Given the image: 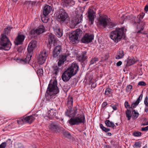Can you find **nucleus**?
Listing matches in <instances>:
<instances>
[{
    "label": "nucleus",
    "mask_w": 148,
    "mask_h": 148,
    "mask_svg": "<svg viewBox=\"0 0 148 148\" xmlns=\"http://www.w3.org/2000/svg\"><path fill=\"white\" fill-rule=\"evenodd\" d=\"M117 25V23L115 22H110L108 21V25L109 28H112L115 27Z\"/></svg>",
    "instance_id": "nucleus-33"
},
{
    "label": "nucleus",
    "mask_w": 148,
    "mask_h": 148,
    "mask_svg": "<svg viewBox=\"0 0 148 148\" xmlns=\"http://www.w3.org/2000/svg\"><path fill=\"white\" fill-rule=\"evenodd\" d=\"M12 27H8L4 29L3 33L1 34L0 40V50H9L11 47L12 44L6 35L8 34Z\"/></svg>",
    "instance_id": "nucleus-1"
},
{
    "label": "nucleus",
    "mask_w": 148,
    "mask_h": 148,
    "mask_svg": "<svg viewBox=\"0 0 148 148\" xmlns=\"http://www.w3.org/2000/svg\"><path fill=\"white\" fill-rule=\"evenodd\" d=\"M43 70L41 69H38L37 71V73L38 76H41L43 75Z\"/></svg>",
    "instance_id": "nucleus-40"
},
{
    "label": "nucleus",
    "mask_w": 148,
    "mask_h": 148,
    "mask_svg": "<svg viewBox=\"0 0 148 148\" xmlns=\"http://www.w3.org/2000/svg\"><path fill=\"white\" fill-rule=\"evenodd\" d=\"M69 39L71 42L73 44L76 42V41L78 39V37L73 33L69 35Z\"/></svg>",
    "instance_id": "nucleus-25"
},
{
    "label": "nucleus",
    "mask_w": 148,
    "mask_h": 148,
    "mask_svg": "<svg viewBox=\"0 0 148 148\" xmlns=\"http://www.w3.org/2000/svg\"><path fill=\"white\" fill-rule=\"evenodd\" d=\"M67 106L68 108H70L73 107V100L72 97H69L67 98Z\"/></svg>",
    "instance_id": "nucleus-29"
},
{
    "label": "nucleus",
    "mask_w": 148,
    "mask_h": 148,
    "mask_svg": "<svg viewBox=\"0 0 148 148\" xmlns=\"http://www.w3.org/2000/svg\"><path fill=\"white\" fill-rule=\"evenodd\" d=\"M57 19L61 23L64 22L67 23L69 20L68 14L63 9L60 10L59 14L58 15Z\"/></svg>",
    "instance_id": "nucleus-7"
},
{
    "label": "nucleus",
    "mask_w": 148,
    "mask_h": 148,
    "mask_svg": "<svg viewBox=\"0 0 148 148\" xmlns=\"http://www.w3.org/2000/svg\"><path fill=\"white\" fill-rule=\"evenodd\" d=\"M107 105V103L106 102H104L102 104V107H104Z\"/></svg>",
    "instance_id": "nucleus-58"
},
{
    "label": "nucleus",
    "mask_w": 148,
    "mask_h": 148,
    "mask_svg": "<svg viewBox=\"0 0 148 148\" xmlns=\"http://www.w3.org/2000/svg\"><path fill=\"white\" fill-rule=\"evenodd\" d=\"M111 89L108 88H106L105 90V94L106 95H109L111 93Z\"/></svg>",
    "instance_id": "nucleus-41"
},
{
    "label": "nucleus",
    "mask_w": 148,
    "mask_h": 148,
    "mask_svg": "<svg viewBox=\"0 0 148 148\" xmlns=\"http://www.w3.org/2000/svg\"><path fill=\"white\" fill-rule=\"evenodd\" d=\"M90 84H92L91 86L92 89V88H95L96 87V84L94 83H92V82L91 81V80L90 81Z\"/></svg>",
    "instance_id": "nucleus-48"
},
{
    "label": "nucleus",
    "mask_w": 148,
    "mask_h": 148,
    "mask_svg": "<svg viewBox=\"0 0 148 148\" xmlns=\"http://www.w3.org/2000/svg\"><path fill=\"white\" fill-rule=\"evenodd\" d=\"M107 135L109 136H110L112 135V134L110 132H108L107 133Z\"/></svg>",
    "instance_id": "nucleus-62"
},
{
    "label": "nucleus",
    "mask_w": 148,
    "mask_h": 148,
    "mask_svg": "<svg viewBox=\"0 0 148 148\" xmlns=\"http://www.w3.org/2000/svg\"><path fill=\"white\" fill-rule=\"evenodd\" d=\"M133 112H134V114L132 116V118L133 119H136L139 116V113L136 112L134 110H133Z\"/></svg>",
    "instance_id": "nucleus-39"
},
{
    "label": "nucleus",
    "mask_w": 148,
    "mask_h": 148,
    "mask_svg": "<svg viewBox=\"0 0 148 148\" xmlns=\"http://www.w3.org/2000/svg\"><path fill=\"white\" fill-rule=\"evenodd\" d=\"M52 10V7L49 5H46L44 8L42 13L45 17L48 15Z\"/></svg>",
    "instance_id": "nucleus-21"
},
{
    "label": "nucleus",
    "mask_w": 148,
    "mask_h": 148,
    "mask_svg": "<svg viewBox=\"0 0 148 148\" xmlns=\"http://www.w3.org/2000/svg\"><path fill=\"white\" fill-rule=\"evenodd\" d=\"M25 38V36L23 35L18 34L14 41L16 45H18L21 44Z\"/></svg>",
    "instance_id": "nucleus-20"
},
{
    "label": "nucleus",
    "mask_w": 148,
    "mask_h": 148,
    "mask_svg": "<svg viewBox=\"0 0 148 148\" xmlns=\"http://www.w3.org/2000/svg\"><path fill=\"white\" fill-rule=\"evenodd\" d=\"M17 1V0H12V1H13L14 2H16Z\"/></svg>",
    "instance_id": "nucleus-64"
},
{
    "label": "nucleus",
    "mask_w": 148,
    "mask_h": 148,
    "mask_svg": "<svg viewBox=\"0 0 148 148\" xmlns=\"http://www.w3.org/2000/svg\"><path fill=\"white\" fill-rule=\"evenodd\" d=\"M55 34L56 36L58 37H60L62 35V31L60 30L58 25L56 27H53V28Z\"/></svg>",
    "instance_id": "nucleus-26"
},
{
    "label": "nucleus",
    "mask_w": 148,
    "mask_h": 148,
    "mask_svg": "<svg viewBox=\"0 0 148 148\" xmlns=\"http://www.w3.org/2000/svg\"><path fill=\"white\" fill-rule=\"evenodd\" d=\"M37 42L35 40H32L29 43L27 48L28 52L33 53V50L37 46Z\"/></svg>",
    "instance_id": "nucleus-15"
},
{
    "label": "nucleus",
    "mask_w": 148,
    "mask_h": 148,
    "mask_svg": "<svg viewBox=\"0 0 148 148\" xmlns=\"http://www.w3.org/2000/svg\"><path fill=\"white\" fill-rule=\"evenodd\" d=\"M94 38L93 35L86 33L82 38L81 41L83 43H88L92 42Z\"/></svg>",
    "instance_id": "nucleus-11"
},
{
    "label": "nucleus",
    "mask_w": 148,
    "mask_h": 148,
    "mask_svg": "<svg viewBox=\"0 0 148 148\" xmlns=\"http://www.w3.org/2000/svg\"><path fill=\"white\" fill-rule=\"evenodd\" d=\"M43 22L47 23L48 22V18L45 19V17H42L41 18Z\"/></svg>",
    "instance_id": "nucleus-52"
},
{
    "label": "nucleus",
    "mask_w": 148,
    "mask_h": 148,
    "mask_svg": "<svg viewBox=\"0 0 148 148\" xmlns=\"http://www.w3.org/2000/svg\"><path fill=\"white\" fill-rule=\"evenodd\" d=\"M75 4V1L73 0H64L62 3L63 6L67 8L72 6Z\"/></svg>",
    "instance_id": "nucleus-17"
},
{
    "label": "nucleus",
    "mask_w": 148,
    "mask_h": 148,
    "mask_svg": "<svg viewBox=\"0 0 148 148\" xmlns=\"http://www.w3.org/2000/svg\"><path fill=\"white\" fill-rule=\"evenodd\" d=\"M63 66H60L54 64L52 66L53 73L55 75H57L58 73L60 72L63 69Z\"/></svg>",
    "instance_id": "nucleus-18"
},
{
    "label": "nucleus",
    "mask_w": 148,
    "mask_h": 148,
    "mask_svg": "<svg viewBox=\"0 0 148 148\" xmlns=\"http://www.w3.org/2000/svg\"><path fill=\"white\" fill-rule=\"evenodd\" d=\"M142 134L141 132L138 131L134 132L133 133V135L135 136H140Z\"/></svg>",
    "instance_id": "nucleus-43"
},
{
    "label": "nucleus",
    "mask_w": 148,
    "mask_h": 148,
    "mask_svg": "<svg viewBox=\"0 0 148 148\" xmlns=\"http://www.w3.org/2000/svg\"><path fill=\"white\" fill-rule=\"evenodd\" d=\"M89 21L90 22V24H92L94 21V15L91 12H89L88 14Z\"/></svg>",
    "instance_id": "nucleus-30"
},
{
    "label": "nucleus",
    "mask_w": 148,
    "mask_h": 148,
    "mask_svg": "<svg viewBox=\"0 0 148 148\" xmlns=\"http://www.w3.org/2000/svg\"><path fill=\"white\" fill-rule=\"evenodd\" d=\"M77 11L78 12L77 13V14L76 15L74 19V25H75V27L77 25L81 22L82 20V12H80L81 11L80 9L77 10Z\"/></svg>",
    "instance_id": "nucleus-13"
},
{
    "label": "nucleus",
    "mask_w": 148,
    "mask_h": 148,
    "mask_svg": "<svg viewBox=\"0 0 148 148\" xmlns=\"http://www.w3.org/2000/svg\"><path fill=\"white\" fill-rule=\"evenodd\" d=\"M76 36H77V37H80L82 34V31L80 29H77L75 32L73 33Z\"/></svg>",
    "instance_id": "nucleus-34"
},
{
    "label": "nucleus",
    "mask_w": 148,
    "mask_h": 148,
    "mask_svg": "<svg viewBox=\"0 0 148 148\" xmlns=\"http://www.w3.org/2000/svg\"><path fill=\"white\" fill-rule=\"evenodd\" d=\"M143 97V94H140L136 101L135 103H133L131 104V107L130 106L127 101H125V107L127 109L128 108H134L136 107V106L138 105L140 101L142 100Z\"/></svg>",
    "instance_id": "nucleus-12"
},
{
    "label": "nucleus",
    "mask_w": 148,
    "mask_h": 148,
    "mask_svg": "<svg viewBox=\"0 0 148 148\" xmlns=\"http://www.w3.org/2000/svg\"><path fill=\"white\" fill-rule=\"evenodd\" d=\"M105 124L107 127L114 128L115 126L114 124L112 122L110 121L109 120H106L105 121Z\"/></svg>",
    "instance_id": "nucleus-32"
},
{
    "label": "nucleus",
    "mask_w": 148,
    "mask_h": 148,
    "mask_svg": "<svg viewBox=\"0 0 148 148\" xmlns=\"http://www.w3.org/2000/svg\"><path fill=\"white\" fill-rule=\"evenodd\" d=\"M87 58L86 52L83 51L79 56L77 58L79 62H83Z\"/></svg>",
    "instance_id": "nucleus-24"
},
{
    "label": "nucleus",
    "mask_w": 148,
    "mask_h": 148,
    "mask_svg": "<svg viewBox=\"0 0 148 148\" xmlns=\"http://www.w3.org/2000/svg\"><path fill=\"white\" fill-rule=\"evenodd\" d=\"M110 18L106 15L100 16L98 19V24L99 26L106 28L108 25V21Z\"/></svg>",
    "instance_id": "nucleus-8"
},
{
    "label": "nucleus",
    "mask_w": 148,
    "mask_h": 148,
    "mask_svg": "<svg viewBox=\"0 0 148 148\" xmlns=\"http://www.w3.org/2000/svg\"><path fill=\"white\" fill-rule=\"evenodd\" d=\"M57 84L56 80L54 81L52 84L50 83L49 84L47 90V94L51 96L53 94H57L59 90L58 89Z\"/></svg>",
    "instance_id": "nucleus-6"
},
{
    "label": "nucleus",
    "mask_w": 148,
    "mask_h": 148,
    "mask_svg": "<svg viewBox=\"0 0 148 148\" xmlns=\"http://www.w3.org/2000/svg\"><path fill=\"white\" fill-rule=\"evenodd\" d=\"M67 57V55H66L61 56L59 59L58 63V65H59V66H63V65H64V62L66 60Z\"/></svg>",
    "instance_id": "nucleus-23"
},
{
    "label": "nucleus",
    "mask_w": 148,
    "mask_h": 148,
    "mask_svg": "<svg viewBox=\"0 0 148 148\" xmlns=\"http://www.w3.org/2000/svg\"><path fill=\"white\" fill-rule=\"evenodd\" d=\"M15 148H24V147L21 144H20L16 145Z\"/></svg>",
    "instance_id": "nucleus-53"
},
{
    "label": "nucleus",
    "mask_w": 148,
    "mask_h": 148,
    "mask_svg": "<svg viewBox=\"0 0 148 148\" xmlns=\"http://www.w3.org/2000/svg\"><path fill=\"white\" fill-rule=\"evenodd\" d=\"M29 34L33 36L35 34H36V29H32L29 32Z\"/></svg>",
    "instance_id": "nucleus-47"
},
{
    "label": "nucleus",
    "mask_w": 148,
    "mask_h": 148,
    "mask_svg": "<svg viewBox=\"0 0 148 148\" xmlns=\"http://www.w3.org/2000/svg\"><path fill=\"white\" fill-rule=\"evenodd\" d=\"M144 10L145 11H148V5H146L145 7Z\"/></svg>",
    "instance_id": "nucleus-59"
},
{
    "label": "nucleus",
    "mask_w": 148,
    "mask_h": 148,
    "mask_svg": "<svg viewBox=\"0 0 148 148\" xmlns=\"http://www.w3.org/2000/svg\"><path fill=\"white\" fill-rule=\"evenodd\" d=\"M144 104L145 105L146 107H148V97L147 96H146L145 97L144 101Z\"/></svg>",
    "instance_id": "nucleus-46"
},
{
    "label": "nucleus",
    "mask_w": 148,
    "mask_h": 148,
    "mask_svg": "<svg viewBox=\"0 0 148 148\" xmlns=\"http://www.w3.org/2000/svg\"><path fill=\"white\" fill-rule=\"evenodd\" d=\"M37 114H34L29 116H23L17 121L19 124H23L24 123L31 124L35 119V116H37Z\"/></svg>",
    "instance_id": "nucleus-5"
},
{
    "label": "nucleus",
    "mask_w": 148,
    "mask_h": 148,
    "mask_svg": "<svg viewBox=\"0 0 148 148\" xmlns=\"http://www.w3.org/2000/svg\"><path fill=\"white\" fill-rule=\"evenodd\" d=\"M63 134L66 137H69L70 136V134L66 131L63 132Z\"/></svg>",
    "instance_id": "nucleus-51"
},
{
    "label": "nucleus",
    "mask_w": 148,
    "mask_h": 148,
    "mask_svg": "<svg viewBox=\"0 0 148 148\" xmlns=\"http://www.w3.org/2000/svg\"><path fill=\"white\" fill-rule=\"evenodd\" d=\"M141 143L140 142H137L135 143L134 145L136 147H140L141 146Z\"/></svg>",
    "instance_id": "nucleus-45"
},
{
    "label": "nucleus",
    "mask_w": 148,
    "mask_h": 148,
    "mask_svg": "<svg viewBox=\"0 0 148 148\" xmlns=\"http://www.w3.org/2000/svg\"><path fill=\"white\" fill-rule=\"evenodd\" d=\"M110 106L114 110H116L117 109L116 106L113 104H111Z\"/></svg>",
    "instance_id": "nucleus-55"
},
{
    "label": "nucleus",
    "mask_w": 148,
    "mask_h": 148,
    "mask_svg": "<svg viewBox=\"0 0 148 148\" xmlns=\"http://www.w3.org/2000/svg\"><path fill=\"white\" fill-rule=\"evenodd\" d=\"M145 15V13H143L141 14L138 15L137 18L136 17L134 18V23H137V24H140L142 25L141 27L140 28V30L138 31L137 32V34L140 33L141 31L143 30L144 29V25L145 23L142 21H141L140 18L142 19Z\"/></svg>",
    "instance_id": "nucleus-10"
},
{
    "label": "nucleus",
    "mask_w": 148,
    "mask_h": 148,
    "mask_svg": "<svg viewBox=\"0 0 148 148\" xmlns=\"http://www.w3.org/2000/svg\"><path fill=\"white\" fill-rule=\"evenodd\" d=\"M28 54L25 59H22V61L24 63H29L31 60L33 53L31 52H28Z\"/></svg>",
    "instance_id": "nucleus-27"
},
{
    "label": "nucleus",
    "mask_w": 148,
    "mask_h": 148,
    "mask_svg": "<svg viewBox=\"0 0 148 148\" xmlns=\"http://www.w3.org/2000/svg\"><path fill=\"white\" fill-rule=\"evenodd\" d=\"M46 38L48 39L47 42V45L49 47V49L51 48V46L52 44L54 38V36L51 33H48L47 34Z\"/></svg>",
    "instance_id": "nucleus-19"
},
{
    "label": "nucleus",
    "mask_w": 148,
    "mask_h": 148,
    "mask_svg": "<svg viewBox=\"0 0 148 148\" xmlns=\"http://www.w3.org/2000/svg\"><path fill=\"white\" fill-rule=\"evenodd\" d=\"M66 87H65L64 86L63 88V90L64 92H67L68 91L69 89L67 88H66Z\"/></svg>",
    "instance_id": "nucleus-56"
},
{
    "label": "nucleus",
    "mask_w": 148,
    "mask_h": 148,
    "mask_svg": "<svg viewBox=\"0 0 148 148\" xmlns=\"http://www.w3.org/2000/svg\"><path fill=\"white\" fill-rule=\"evenodd\" d=\"M100 128L105 132H107L110 130V128H106L102 124H100Z\"/></svg>",
    "instance_id": "nucleus-38"
},
{
    "label": "nucleus",
    "mask_w": 148,
    "mask_h": 148,
    "mask_svg": "<svg viewBox=\"0 0 148 148\" xmlns=\"http://www.w3.org/2000/svg\"><path fill=\"white\" fill-rule=\"evenodd\" d=\"M125 114L128 120H130L132 116L131 112L130 110L127 109V110L125 112Z\"/></svg>",
    "instance_id": "nucleus-37"
},
{
    "label": "nucleus",
    "mask_w": 148,
    "mask_h": 148,
    "mask_svg": "<svg viewBox=\"0 0 148 148\" xmlns=\"http://www.w3.org/2000/svg\"><path fill=\"white\" fill-rule=\"evenodd\" d=\"M143 148H148L147 145H146Z\"/></svg>",
    "instance_id": "nucleus-63"
},
{
    "label": "nucleus",
    "mask_w": 148,
    "mask_h": 148,
    "mask_svg": "<svg viewBox=\"0 0 148 148\" xmlns=\"http://www.w3.org/2000/svg\"><path fill=\"white\" fill-rule=\"evenodd\" d=\"M124 27L116 28L111 32L110 35V37L114 42L117 43L122 38L124 34Z\"/></svg>",
    "instance_id": "nucleus-3"
},
{
    "label": "nucleus",
    "mask_w": 148,
    "mask_h": 148,
    "mask_svg": "<svg viewBox=\"0 0 148 148\" xmlns=\"http://www.w3.org/2000/svg\"><path fill=\"white\" fill-rule=\"evenodd\" d=\"M78 65L75 63H73L69 65L63 73L62 78L64 82H67L73 76L76 75L79 70Z\"/></svg>",
    "instance_id": "nucleus-2"
},
{
    "label": "nucleus",
    "mask_w": 148,
    "mask_h": 148,
    "mask_svg": "<svg viewBox=\"0 0 148 148\" xmlns=\"http://www.w3.org/2000/svg\"><path fill=\"white\" fill-rule=\"evenodd\" d=\"M148 130V126L145 127H143L141 128V131H146Z\"/></svg>",
    "instance_id": "nucleus-54"
},
{
    "label": "nucleus",
    "mask_w": 148,
    "mask_h": 148,
    "mask_svg": "<svg viewBox=\"0 0 148 148\" xmlns=\"http://www.w3.org/2000/svg\"><path fill=\"white\" fill-rule=\"evenodd\" d=\"M77 109L76 107H74L73 108L72 107L68 108L66 112V114L68 116H73L77 113Z\"/></svg>",
    "instance_id": "nucleus-14"
},
{
    "label": "nucleus",
    "mask_w": 148,
    "mask_h": 148,
    "mask_svg": "<svg viewBox=\"0 0 148 148\" xmlns=\"http://www.w3.org/2000/svg\"><path fill=\"white\" fill-rule=\"evenodd\" d=\"M6 146V142L2 143L0 145V148H5Z\"/></svg>",
    "instance_id": "nucleus-49"
},
{
    "label": "nucleus",
    "mask_w": 148,
    "mask_h": 148,
    "mask_svg": "<svg viewBox=\"0 0 148 148\" xmlns=\"http://www.w3.org/2000/svg\"><path fill=\"white\" fill-rule=\"evenodd\" d=\"M56 115V111L54 110H51L49 113L48 116L49 118L52 119L54 118Z\"/></svg>",
    "instance_id": "nucleus-31"
},
{
    "label": "nucleus",
    "mask_w": 148,
    "mask_h": 148,
    "mask_svg": "<svg viewBox=\"0 0 148 148\" xmlns=\"http://www.w3.org/2000/svg\"><path fill=\"white\" fill-rule=\"evenodd\" d=\"M138 85L139 86H145L146 85V84L144 82L141 81L138 82Z\"/></svg>",
    "instance_id": "nucleus-50"
},
{
    "label": "nucleus",
    "mask_w": 148,
    "mask_h": 148,
    "mask_svg": "<svg viewBox=\"0 0 148 148\" xmlns=\"http://www.w3.org/2000/svg\"><path fill=\"white\" fill-rule=\"evenodd\" d=\"M148 125V121L146 123H142L141 124V126H145Z\"/></svg>",
    "instance_id": "nucleus-60"
},
{
    "label": "nucleus",
    "mask_w": 148,
    "mask_h": 148,
    "mask_svg": "<svg viewBox=\"0 0 148 148\" xmlns=\"http://www.w3.org/2000/svg\"><path fill=\"white\" fill-rule=\"evenodd\" d=\"M132 86L131 85H128L126 87V90L127 92H131V90L132 89Z\"/></svg>",
    "instance_id": "nucleus-44"
},
{
    "label": "nucleus",
    "mask_w": 148,
    "mask_h": 148,
    "mask_svg": "<svg viewBox=\"0 0 148 148\" xmlns=\"http://www.w3.org/2000/svg\"><path fill=\"white\" fill-rule=\"evenodd\" d=\"M117 55L116 59H119L122 58L124 56L123 51L122 50H119L117 53Z\"/></svg>",
    "instance_id": "nucleus-35"
},
{
    "label": "nucleus",
    "mask_w": 148,
    "mask_h": 148,
    "mask_svg": "<svg viewBox=\"0 0 148 148\" xmlns=\"http://www.w3.org/2000/svg\"><path fill=\"white\" fill-rule=\"evenodd\" d=\"M45 31V28L44 26L42 25L39 26L36 29V34L39 35L43 33Z\"/></svg>",
    "instance_id": "nucleus-28"
},
{
    "label": "nucleus",
    "mask_w": 148,
    "mask_h": 148,
    "mask_svg": "<svg viewBox=\"0 0 148 148\" xmlns=\"http://www.w3.org/2000/svg\"><path fill=\"white\" fill-rule=\"evenodd\" d=\"M145 111L146 112H148V107H146L145 108Z\"/></svg>",
    "instance_id": "nucleus-61"
},
{
    "label": "nucleus",
    "mask_w": 148,
    "mask_h": 148,
    "mask_svg": "<svg viewBox=\"0 0 148 148\" xmlns=\"http://www.w3.org/2000/svg\"><path fill=\"white\" fill-rule=\"evenodd\" d=\"M85 121L84 116L83 115L78 114L74 117L71 118L69 121V123L71 125H77L81 123H84Z\"/></svg>",
    "instance_id": "nucleus-4"
},
{
    "label": "nucleus",
    "mask_w": 148,
    "mask_h": 148,
    "mask_svg": "<svg viewBox=\"0 0 148 148\" xmlns=\"http://www.w3.org/2000/svg\"><path fill=\"white\" fill-rule=\"evenodd\" d=\"M122 64V62L119 61L116 63V65L117 66H119L121 65Z\"/></svg>",
    "instance_id": "nucleus-57"
},
{
    "label": "nucleus",
    "mask_w": 148,
    "mask_h": 148,
    "mask_svg": "<svg viewBox=\"0 0 148 148\" xmlns=\"http://www.w3.org/2000/svg\"><path fill=\"white\" fill-rule=\"evenodd\" d=\"M48 56L47 51L45 49L40 52L38 58V60L40 64H42L45 61Z\"/></svg>",
    "instance_id": "nucleus-9"
},
{
    "label": "nucleus",
    "mask_w": 148,
    "mask_h": 148,
    "mask_svg": "<svg viewBox=\"0 0 148 148\" xmlns=\"http://www.w3.org/2000/svg\"><path fill=\"white\" fill-rule=\"evenodd\" d=\"M136 62L134 58L130 59L128 58L127 60V64L128 65H131L134 64Z\"/></svg>",
    "instance_id": "nucleus-36"
},
{
    "label": "nucleus",
    "mask_w": 148,
    "mask_h": 148,
    "mask_svg": "<svg viewBox=\"0 0 148 148\" xmlns=\"http://www.w3.org/2000/svg\"><path fill=\"white\" fill-rule=\"evenodd\" d=\"M62 51V47L61 45H58L54 48L53 52V56L54 58L57 57L60 54Z\"/></svg>",
    "instance_id": "nucleus-16"
},
{
    "label": "nucleus",
    "mask_w": 148,
    "mask_h": 148,
    "mask_svg": "<svg viewBox=\"0 0 148 148\" xmlns=\"http://www.w3.org/2000/svg\"><path fill=\"white\" fill-rule=\"evenodd\" d=\"M49 129L51 131L54 132H58L59 130V126L54 123L51 124L49 127Z\"/></svg>",
    "instance_id": "nucleus-22"
},
{
    "label": "nucleus",
    "mask_w": 148,
    "mask_h": 148,
    "mask_svg": "<svg viewBox=\"0 0 148 148\" xmlns=\"http://www.w3.org/2000/svg\"><path fill=\"white\" fill-rule=\"evenodd\" d=\"M98 61V59L97 58H94L92 59L90 61V64H93L94 63H96Z\"/></svg>",
    "instance_id": "nucleus-42"
}]
</instances>
